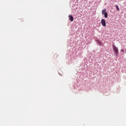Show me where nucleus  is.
Listing matches in <instances>:
<instances>
[{
	"label": "nucleus",
	"instance_id": "obj_1",
	"mask_svg": "<svg viewBox=\"0 0 126 126\" xmlns=\"http://www.w3.org/2000/svg\"><path fill=\"white\" fill-rule=\"evenodd\" d=\"M113 51H114L115 54L117 57V56H118V55H119V48H118V47H117L115 45H113Z\"/></svg>",
	"mask_w": 126,
	"mask_h": 126
},
{
	"label": "nucleus",
	"instance_id": "obj_2",
	"mask_svg": "<svg viewBox=\"0 0 126 126\" xmlns=\"http://www.w3.org/2000/svg\"><path fill=\"white\" fill-rule=\"evenodd\" d=\"M101 23L102 26H103V27H106V20H105V19H101Z\"/></svg>",
	"mask_w": 126,
	"mask_h": 126
},
{
	"label": "nucleus",
	"instance_id": "obj_3",
	"mask_svg": "<svg viewBox=\"0 0 126 126\" xmlns=\"http://www.w3.org/2000/svg\"><path fill=\"white\" fill-rule=\"evenodd\" d=\"M68 17H69V20L70 21H73V17L72 16V15H69V16H68Z\"/></svg>",
	"mask_w": 126,
	"mask_h": 126
},
{
	"label": "nucleus",
	"instance_id": "obj_4",
	"mask_svg": "<svg viewBox=\"0 0 126 126\" xmlns=\"http://www.w3.org/2000/svg\"><path fill=\"white\" fill-rule=\"evenodd\" d=\"M106 9H104L103 10H102V15H104V14H105V13H107V12H106Z\"/></svg>",
	"mask_w": 126,
	"mask_h": 126
},
{
	"label": "nucleus",
	"instance_id": "obj_5",
	"mask_svg": "<svg viewBox=\"0 0 126 126\" xmlns=\"http://www.w3.org/2000/svg\"><path fill=\"white\" fill-rule=\"evenodd\" d=\"M104 17L105 18H107V17H108V13H105V14H104Z\"/></svg>",
	"mask_w": 126,
	"mask_h": 126
},
{
	"label": "nucleus",
	"instance_id": "obj_6",
	"mask_svg": "<svg viewBox=\"0 0 126 126\" xmlns=\"http://www.w3.org/2000/svg\"><path fill=\"white\" fill-rule=\"evenodd\" d=\"M97 43H98V45H99V46H102V42H101V41H98Z\"/></svg>",
	"mask_w": 126,
	"mask_h": 126
},
{
	"label": "nucleus",
	"instance_id": "obj_7",
	"mask_svg": "<svg viewBox=\"0 0 126 126\" xmlns=\"http://www.w3.org/2000/svg\"><path fill=\"white\" fill-rule=\"evenodd\" d=\"M116 9H117L118 11H120V8H119V6H118V5H116Z\"/></svg>",
	"mask_w": 126,
	"mask_h": 126
},
{
	"label": "nucleus",
	"instance_id": "obj_8",
	"mask_svg": "<svg viewBox=\"0 0 126 126\" xmlns=\"http://www.w3.org/2000/svg\"><path fill=\"white\" fill-rule=\"evenodd\" d=\"M21 19H22L21 22H24V20H23V19L22 18Z\"/></svg>",
	"mask_w": 126,
	"mask_h": 126
},
{
	"label": "nucleus",
	"instance_id": "obj_9",
	"mask_svg": "<svg viewBox=\"0 0 126 126\" xmlns=\"http://www.w3.org/2000/svg\"><path fill=\"white\" fill-rule=\"evenodd\" d=\"M121 52H125V51H124L123 49H121Z\"/></svg>",
	"mask_w": 126,
	"mask_h": 126
}]
</instances>
